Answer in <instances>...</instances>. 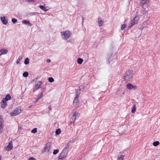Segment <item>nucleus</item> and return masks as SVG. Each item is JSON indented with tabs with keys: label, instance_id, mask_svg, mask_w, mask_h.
Instances as JSON below:
<instances>
[{
	"label": "nucleus",
	"instance_id": "nucleus-43",
	"mask_svg": "<svg viewBox=\"0 0 160 160\" xmlns=\"http://www.w3.org/2000/svg\"><path fill=\"white\" fill-rule=\"evenodd\" d=\"M2 158V157L0 155V160H1Z\"/></svg>",
	"mask_w": 160,
	"mask_h": 160
},
{
	"label": "nucleus",
	"instance_id": "nucleus-21",
	"mask_svg": "<svg viewBox=\"0 0 160 160\" xmlns=\"http://www.w3.org/2000/svg\"><path fill=\"white\" fill-rule=\"evenodd\" d=\"M124 156L120 155L118 156L117 160H123Z\"/></svg>",
	"mask_w": 160,
	"mask_h": 160
},
{
	"label": "nucleus",
	"instance_id": "nucleus-1",
	"mask_svg": "<svg viewBox=\"0 0 160 160\" xmlns=\"http://www.w3.org/2000/svg\"><path fill=\"white\" fill-rule=\"evenodd\" d=\"M133 75V71L131 70H128L126 72L125 75L123 77V79L126 81H130L132 79Z\"/></svg>",
	"mask_w": 160,
	"mask_h": 160
},
{
	"label": "nucleus",
	"instance_id": "nucleus-8",
	"mask_svg": "<svg viewBox=\"0 0 160 160\" xmlns=\"http://www.w3.org/2000/svg\"><path fill=\"white\" fill-rule=\"evenodd\" d=\"M79 114L77 112H75L74 113L72 117V120L73 121V123H74V122L76 119L77 118L79 117Z\"/></svg>",
	"mask_w": 160,
	"mask_h": 160
},
{
	"label": "nucleus",
	"instance_id": "nucleus-17",
	"mask_svg": "<svg viewBox=\"0 0 160 160\" xmlns=\"http://www.w3.org/2000/svg\"><path fill=\"white\" fill-rule=\"evenodd\" d=\"M67 152H64V150L61 153L60 155V156L61 157V158H63V159H64L65 157H66L67 155Z\"/></svg>",
	"mask_w": 160,
	"mask_h": 160
},
{
	"label": "nucleus",
	"instance_id": "nucleus-10",
	"mask_svg": "<svg viewBox=\"0 0 160 160\" xmlns=\"http://www.w3.org/2000/svg\"><path fill=\"white\" fill-rule=\"evenodd\" d=\"M35 87L36 90H38L39 88H41V86L42 85V82L40 81H38L35 82ZM35 90H34L33 91H35Z\"/></svg>",
	"mask_w": 160,
	"mask_h": 160
},
{
	"label": "nucleus",
	"instance_id": "nucleus-36",
	"mask_svg": "<svg viewBox=\"0 0 160 160\" xmlns=\"http://www.w3.org/2000/svg\"><path fill=\"white\" fill-rule=\"evenodd\" d=\"M43 97V94H42V92L41 93V95H40V96H38V98L40 99H41Z\"/></svg>",
	"mask_w": 160,
	"mask_h": 160
},
{
	"label": "nucleus",
	"instance_id": "nucleus-13",
	"mask_svg": "<svg viewBox=\"0 0 160 160\" xmlns=\"http://www.w3.org/2000/svg\"><path fill=\"white\" fill-rule=\"evenodd\" d=\"M0 20L2 21V22L4 24H6L8 22V21L6 19L5 16L3 17H1Z\"/></svg>",
	"mask_w": 160,
	"mask_h": 160
},
{
	"label": "nucleus",
	"instance_id": "nucleus-35",
	"mask_svg": "<svg viewBox=\"0 0 160 160\" xmlns=\"http://www.w3.org/2000/svg\"><path fill=\"white\" fill-rule=\"evenodd\" d=\"M12 21L13 23H15L17 22V20L14 18H13L12 19Z\"/></svg>",
	"mask_w": 160,
	"mask_h": 160
},
{
	"label": "nucleus",
	"instance_id": "nucleus-42",
	"mask_svg": "<svg viewBox=\"0 0 160 160\" xmlns=\"http://www.w3.org/2000/svg\"><path fill=\"white\" fill-rule=\"evenodd\" d=\"M121 153H124V150H122L121 152H120Z\"/></svg>",
	"mask_w": 160,
	"mask_h": 160
},
{
	"label": "nucleus",
	"instance_id": "nucleus-7",
	"mask_svg": "<svg viewBox=\"0 0 160 160\" xmlns=\"http://www.w3.org/2000/svg\"><path fill=\"white\" fill-rule=\"evenodd\" d=\"M13 143L12 141L9 142L8 144L5 148V149L6 151H9L12 149Z\"/></svg>",
	"mask_w": 160,
	"mask_h": 160
},
{
	"label": "nucleus",
	"instance_id": "nucleus-40",
	"mask_svg": "<svg viewBox=\"0 0 160 160\" xmlns=\"http://www.w3.org/2000/svg\"><path fill=\"white\" fill-rule=\"evenodd\" d=\"M46 61L48 63L50 62H51L50 60L49 59H47Z\"/></svg>",
	"mask_w": 160,
	"mask_h": 160
},
{
	"label": "nucleus",
	"instance_id": "nucleus-44",
	"mask_svg": "<svg viewBox=\"0 0 160 160\" xmlns=\"http://www.w3.org/2000/svg\"><path fill=\"white\" fill-rule=\"evenodd\" d=\"M32 105H30L29 107V108H31V107H32Z\"/></svg>",
	"mask_w": 160,
	"mask_h": 160
},
{
	"label": "nucleus",
	"instance_id": "nucleus-23",
	"mask_svg": "<svg viewBox=\"0 0 160 160\" xmlns=\"http://www.w3.org/2000/svg\"><path fill=\"white\" fill-rule=\"evenodd\" d=\"M83 61V60L82 59L78 58L77 59V62L79 64H81L82 63Z\"/></svg>",
	"mask_w": 160,
	"mask_h": 160
},
{
	"label": "nucleus",
	"instance_id": "nucleus-15",
	"mask_svg": "<svg viewBox=\"0 0 160 160\" xmlns=\"http://www.w3.org/2000/svg\"><path fill=\"white\" fill-rule=\"evenodd\" d=\"M147 25V23L146 21H144L142 24H141V26L139 28V29L140 30H142L143 29L144 27Z\"/></svg>",
	"mask_w": 160,
	"mask_h": 160
},
{
	"label": "nucleus",
	"instance_id": "nucleus-24",
	"mask_svg": "<svg viewBox=\"0 0 160 160\" xmlns=\"http://www.w3.org/2000/svg\"><path fill=\"white\" fill-rule=\"evenodd\" d=\"M11 97L9 94L7 95L5 98L6 101H8L11 99Z\"/></svg>",
	"mask_w": 160,
	"mask_h": 160
},
{
	"label": "nucleus",
	"instance_id": "nucleus-25",
	"mask_svg": "<svg viewBox=\"0 0 160 160\" xmlns=\"http://www.w3.org/2000/svg\"><path fill=\"white\" fill-rule=\"evenodd\" d=\"M29 59L28 58H26L25 59L24 61V64L26 65H27V64H29Z\"/></svg>",
	"mask_w": 160,
	"mask_h": 160
},
{
	"label": "nucleus",
	"instance_id": "nucleus-37",
	"mask_svg": "<svg viewBox=\"0 0 160 160\" xmlns=\"http://www.w3.org/2000/svg\"><path fill=\"white\" fill-rule=\"evenodd\" d=\"M64 160V159H63V158H61V157H60L59 156L58 159L57 160Z\"/></svg>",
	"mask_w": 160,
	"mask_h": 160
},
{
	"label": "nucleus",
	"instance_id": "nucleus-33",
	"mask_svg": "<svg viewBox=\"0 0 160 160\" xmlns=\"http://www.w3.org/2000/svg\"><path fill=\"white\" fill-rule=\"evenodd\" d=\"M80 89H78L77 90V92H76V95H77V96H78H78L79 95V94L80 93Z\"/></svg>",
	"mask_w": 160,
	"mask_h": 160
},
{
	"label": "nucleus",
	"instance_id": "nucleus-9",
	"mask_svg": "<svg viewBox=\"0 0 160 160\" xmlns=\"http://www.w3.org/2000/svg\"><path fill=\"white\" fill-rule=\"evenodd\" d=\"M126 87L129 90H131L132 89L135 90L137 88V87L136 86H133L131 83H128Z\"/></svg>",
	"mask_w": 160,
	"mask_h": 160
},
{
	"label": "nucleus",
	"instance_id": "nucleus-16",
	"mask_svg": "<svg viewBox=\"0 0 160 160\" xmlns=\"http://www.w3.org/2000/svg\"><path fill=\"white\" fill-rule=\"evenodd\" d=\"M78 96H76L74 99L73 102V105L74 106H76L77 105L78 103Z\"/></svg>",
	"mask_w": 160,
	"mask_h": 160
},
{
	"label": "nucleus",
	"instance_id": "nucleus-32",
	"mask_svg": "<svg viewBox=\"0 0 160 160\" xmlns=\"http://www.w3.org/2000/svg\"><path fill=\"white\" fill-rule=\"evenodd\" d=\"M28 73L27 72H25L23 73V77H26L28 76Z\"/></svg>",
	"mask_w": 160,
	"mask_h": 160
},
{
	"label": "nucleus",
	"instance_id": "nucleus-19",
	"mask_svg": "<svg viewBox=\"0 0 160 160\" xmlns=\"http://www.w3.org/2000/svg\"><path fill=\"white\" fill-rule=\"evenodd\" d=\"M22 23L25 24H27L28 26H32V24L28 20H25L22 21Z\"/></svg>",
	"mask_w": 160,
	"mask_h": 160
},
{
	"label": "nucleus",
	"instance_id": "nucleus-30",
	"mask_svg": "<svg viewBox=\"0 0 160 160\" xmlns=\"http://www.w3.org/2000/svg\"><path fill=\"white\" fill-rule=\"evenodd\" d=\"M48 81L50 82H52L54 81V79L52 77L49 78H48Z\"/></svg>",
	"mask_w": 160,
	"mask_h": 160
},
{
	"label": "nucleus",
	"instance_id": "nucleus-14",
	"mask_svg": "<svg viewBox=\"0 0 160 160\" xmlns=\"http://www.w3.org/2000/svg\"><path fill=\"white\" fill-rule=\"evenodd\" d=\"M1 107L2 108H5L7 105L6 102L5 101L4 99H3L1 102Z\"/></svg>",
	"mask_w": 160,
	"mask_h": 160
},
{
	"label": "nucleus",
	"instance_id": "nucleus-12",
	"mask_svg": "<svg viewBox=\"0 0 160 160\" xmlns=\"http://www.w3.org/2000/svg\"><path fill=\"white\" fill-rule=\"evenodd\" d=\"M39 7L41 9L45 12L48 11L49 9V8L48 7H44L42 5H40L39 6Z\"/></svg>",
	"mask_w": 160,
	"mask_h": 160
},
{
	"label": "nucleus",
	"instance_id": "nucleus-5",
	"mask_svg": "<svg viewBox=\"0 0 160 160\" xmlns=\"http://www.w3.org/2000/svg\"><path fill=\"white\" fill-rule=\"evenodd\" d=\"M140 4L143 8L146 9L148 8L149 4V0H140Z\"/></svg>",
	"mask_w": 160,
	"mask_h": 160
},
{
	"label": "nucleus",
	"instance_id": "nucleus-29",
	"mask_svg": "<svg viewBox=\"0 0 160 160\" xmlns=\"http://www.w3.org/2000/svg\"><path fill=\"white\" fill-rule=\"evenodd\" d=\"M59 152V150L58 149H55L53 150V155H56Z\"/></svg>",
	"mask_w": 160,
	"mask_h": 160
},
{
	"label": "nucleus",
	"instance_id": "nucleus-27",
	"mask_svg": "<svg viewBox=\"0 0 160 160\" xmlns=\"http://www.w3.org/2000/svg\"><path fill=\"white\" fill-rule=\"evenodd\" d=\"M61 133V130L60 129L58 128L56 130L55 132L56 134L59 135Z\"/></svg>",
	"mask_w": 160,
	"mask_h": 160
},
{
	"label": "nucleus",
	"instance_id": "nucleus-2",
	"mask_svg": "<svg viewBox=\"0 0 160 160\" xmlns=\"http://www.w3.org/2000/svg\"><path fill=\"white\" fill-rule=\"evenodd\" d=\"M71 34V32L68 31H65L61 32V35L62 39L64 40H67Z\"/></svg>",
	"mask_w": 160,
	"mask_h": 160
},
{
	"label": "nucleus",
	"instance_id": "nucleus-4",
	"mask_svg": "<svg viewBox=\"0 0 160 160\" xmlns=\"http://www.w3.org/2000/svg\"><path fill=\"white\" fill-rule=\"evenodd\" d=\"M22 109L20 107H18L16 108L15 109L12 111L10 113L11 116H14L18 115L21 113L22 112Z\"/></svg>",
	"mask_w": 160,
	"mask_h": 160
},
{
	"label": "nucleus",
	"instance_id": "nucleus-3",
	"mask_svg": "<svg viewBox=\"0 0 160 160\" xmlns=\"http://www.w3.org/2000/svg\"><path fill=\"white\" fill-rule=\"evenodd\" d=\"M52 146V144L50 142L47 143L43 149L42 150V153H48Z\"/></svg>",
	"mask_w": 160,
	"mask_h": 160
},
{
	"label": "nucleus",
	"instance_id": "nucleus-20",
	"mask_svg": "<svg viewBox=\"0 0 160 160\" xmlns=\"http://www.w3.org/2000/svg\"><path fill=\"white\" fill-rule=\"evenodd\" d=\"M104 20L102 19H99L98 21V24L99 26H102L103 25Z\"/></svg>",
	"mask_w": 160,
	"mask_h": 160
},
{
	"label": "nucleus",
	"instance_id": "nucleus-38",
	"mask_svg": "<svg viewBox=\"0 0 160 160\" xmlns=\"http://www.w3.org/2000/svg\"><path fill=\"white\" fill-rule=\"evenodd\" d=\"M29 160H36V159L35 158H33V157H31L29 158Z\"/></svg>",
	"mask_w": 160,
	"mask_h": 160
},
{
	"label": "nucleus",
	"instance_id": "nucleus-6",
	"mask_svg": "<svg viewBox=\"0 0 160 160\" xmlns=\"http://www.w3.org/2000/svg\"><path fill=\"white\" fill-rule=\"evenodd\" d=\"M139 18L138 16H135L129 24L128 26L129 28H130L134 25L136 24L139 21Z\"/></svg>",
	"mask_w": 160,
	"mask_h": 160
},
{
	"label": "nucleus",
	"instance_id": "nucleus-28",
	"mask_svg": "<svg viewBox=\"0 0 160 160\" xmlns=\"http://www.w3.org/2000/svg\"><path fill=\"white\" fill-rule=\"evenodd\" d=\"M159 144V142L158 141H157L154 142L152 144L154 146H157Z\"/></svg>",
	"mask_w": 160,
	"mask_h": 160
},
{
	"label": "nucleus",
	"instance_id": "nucleus-41",
	"mask_svg": "<svg viewBox=\"0 0 160 160\" xmlns=\"http://www.w3.org/2000/svg\"><path fill=\"white\" fill-rule=\"evenodd\" d=\"M36 99V101L35 102H37V101L39 100L40 99L38 98H36L35 99Z\"/></svg>",
	"mask_w": 160,
	"mask_h": 160
},
{
	"label": "nucleus",
	"instance_id": "nucleus-31",
	"mask_svg": "<svg viewBox=\"0 0 160 160\" xmlns=\"http://www.w3.org/2000/svg\"><path fill=\"white\" fill-rule=\"evenodd\" d=\"M37 132V128H35L31 130V132L33 133H35Z\"/></svg>",
	"mask_w": 160,
	"mask_h": 160
},
{
	"label": "nucleus",
	"instance_id": "nucleus-34",
	"mask_svg": "<svg viewBox=\"0 0 160 160\" xmlns=\"http://www.w3.org/2000/svg\"><path fill=\"white\" fill-rule=\"evenodd\" d=\"M136 108H135V105H134L133 107V108H132V113H133L134 112L136 111Z\"/></svg>",
	"mask_w": 160,
	"mask_h": 160
},
{
	"label": "nucleus",
	"instance_id": "nucleus-18",
	"mask_svg": "<svg viewBox=\"0 0 160 160\" xmlns=\"http://www.w3.org/2000/svg\"><path fill=\"white\" fill-rule=\"evenodd\" d=\"M0 52H1V53L0 54V56L2 55L6 54L8 52V50L5 49H2L0 50Z\"/></svg>",
	"mask_w": 160,
	"mask_h": 160
},
{
	"label": "nucleus",
	"instance_id": "nucleus-39",
	"mask_svg": "<svg viewBox=\"0 0 160 160\" xmlns=\"http://www.w3.org/2000/svg\"><path fill=\"white\" fill-rule=\"evenodd\" d=\"M25 1L27 2H33L35 0H25Z\"/></svg>",
	"mask_w": 160,
	"mask_h": 160
},
{
	"label": "nucleus",
	"instance_id": "nucleus-11",
	"mask_svg": "<svg viewBox=\"0 0 160 160\" xmlns=\"http://www.w3.org/2000/svg\"><path fill=\"white\" fill-rule=\"evenodd\" d=\"M3 120L1 117H0V134L2 132L3 127Z\"/></svg>",
	"mask_w": 160,
	"mask_h": 160
},
{
	"label": "nucleus",
	"instance_id": "nucleus-22",
	"mask_svg": "<svg viewBox=\"0 0 160 160\" xmlns=\"http://www.w3.org/2000/svg\"><path fill=\"white\" fill-rule=\"evenodd\" d=\"M22 56H19L17 59L16 62V63L17 64H20V61L22 59Z\"/></svg>",
	"mask_w": 160,
	"mask_h": 160
},
{
	"label": "nucleus",
	"instance_id": "nucleus-26",
	"mask_svg": "<svg viewBox=\"0 0 160 160\" xmlns=\"http://www.w3.org/2000/svg\"><path fill=\"white\" fill-rule=\"evenodd\" d=\"M126 26V25L125 24H123L121 25V29L122 30H123L125 29Z\"/></svg>",
	"mask_w": 160,
	"mask_h": 160
}]
</instances>
